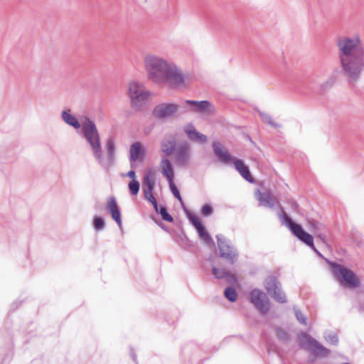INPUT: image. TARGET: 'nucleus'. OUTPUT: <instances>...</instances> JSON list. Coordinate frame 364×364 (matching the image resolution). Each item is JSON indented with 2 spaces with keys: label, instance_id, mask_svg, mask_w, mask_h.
<instances>
[{
  "label": "nucleus",
  "instance_id": "obj_1",
  "mask_svg": "<svg viewBox=\"0 0 364 364\" xmlns=\"http://www.w3.org/2000/svg\"><path fill=\"white\" fill-rule=\"evenodd\" d=\"M147 78L157 85H166L173 89L183 88L188 83V76L173 62L154 54L144 58Z\"/></svg>",
  "mask_w": 364,
  "mask_h": 364
},
{
  "label": "nucleus",
  "instance_id": "obj_2",
  "mask_svg": "<svg viewBox=\"0 0 364 364\" xmlns=\"http://www.w3.org/2000/svg\"><path fill=\"white\" fill-rule=\"evenodd\" d=\"M341 72L352 80H357L364 69V46L358 36H343L337 40Z\"/></svg>",
  "mask_w": 364,
  "mask_h": 364
},
{
  "label": "nucleus",
  "instance_id": "obj_3",
  "mask_svg": "<svg viewBox=\"0 0 364 364\" xmlns=\"http://www.w3.org/2000/svg\"><path fill=\"white\" fill-rule=\"evenodd\" d=\"M80 134L89 145L96 161H101V139L99 131L94 121L90 117H82Z\"/></svg>",
  "mask_w": 364,
  "mask_h": 364
},
{
  "label": "nucleus",
  "instance_id": "obj_4",
  "mask_svg": "<svg viewBox=\"0 0 364 364\" xmlns=\"http://www.w3.org/2000/svg\"><path fill=\"white\" fill-rule=\"evenodd\" d=\"M150 95V91L146 89L144 82L138 80L129 82L128 95L133 107H141L148 102Z\"/></svg>",
  "mask_w": 364,
  "mask_h": 364
},
{
  "label": "nucleus",
  "instance_id": "obj_5",
  "mask_svg": "<svg viewBox=\"0 0 364 364\" xmlns=\"http://www.w3.org/2000/svg\"><path fill=\"white\" fill-rule=\"evenodd\" d=\"M278 215L282 223L287 227L294 236L311 247L318 255H321V253L314 247L313 237L310 234L306 232L300 225L294 223L284 212L278 213Z\"/></svg>",
  "mask_w": 364,
  "mask_h": 364
},
{
  "label": "nucleus",
  "instance_id": "obj_6",
  "mask_svg": "<svg viewBox=\"0 0 364 364\" xmlns=\"http://www.w3.org/2000/svg\"><path fill=\"white\" fill-rule=\"evenodd\" d=\"M333 274L341 285L350 288L358 287L360 284L359 278L349 269L336 263H331Z\"/></svg>",
  "mask_w": 364,
  "mask_h": 364
},
{
  "label": "nucleus",
  "instance_id": "obj_7",
  "mask_svg": "<svg viewBox=\"0 0 364 364\" xmlns=\"http://www.w3.org/2000/svg\"><path fill=\"white\" fill-rule=\"evenodd\" d=\"M193 151L191 145L187 141H183L178 145L174 152V163L178 167H188L192 160Z\"/></svg>",
  "mask_w": 364,
  "mask_h": 364
},
{
  "label": "nucleus",
  "instance_id": "obj_8",
  "mask_svg": "<svg viewBox=\"0 0 364 364\" xmlns=\"http://www.w3.org/2000/svg\"><path fill=\"white\" fill-rule=\"evenodd\" d=\"M264 284L268 294L271 295L277 302L282 304L287 302V296L276 277H268L265 279Z\"/></svg>",
  "mask_w": 364,
  "mask_h": 364
},
{
  "label": "nucleus",
  "instance_id": "obj_9",
  "mask_svg": "<svg viewBox=\"0 0 364 364\" xmlns=\"http://www.w3.org/2000/svg\"><path fill=\"white\" fill-rule=\"evenodd\" d=\"M216 239L220 256L233 264L237 259V251L223 235H218Z\"/></svg>",
  "mask_w": 364,
  "mask_h": 364
},
{
  "label": "nucleus",
  "instance_id": "obj_10",
  "mask_svg": "<svg viewBox=\"0 0 364 364\" xmlns=\"http://www.w3.org/2000/svg\"><path fill=\"white\" fill-rule=\"evenodd\" d=\"M180 106L175 103H161L156 105L153 110V115L159 119H168L175 117Z\"/></svg>",
  "mask_w": 364,
  "mask_h": 364
},
{
  "label": "nucleus",
  "instance_id": "obj_11",
  "mask_svg": "<svg viewBox=\"0 0 364 364\" xmlns=\"http://www.w3.org/2000/svg\"><path fill=\"white\" fill-rule=\"evenodd\" d=\"M300 342L302 346L308 348L316 356L326 357L330 353L329 350L308 334L304 333L301 336Z\"/></svg>",
  "mask_w": 364,
  "mask_h": 364
},
{
  "label": "nucleus",
  "instance_id": "obj_12",
  "mask_svg": "<svg viewBox=\"0 0 364 364\" xmlns=\"http://www.w3.org/2000/svg\"><path fill=\"white\" fill-rule=\"evenodd\" d=\"M250 301L262 314H266L269 309V302L266 294L260 289H255L250 292Z\"/></svg>",
  "mask_w": 364,
  "mask_h": 364
},
{
  "label": "nucleus",
  "instance_id": "obj_13",
  "mask_svg": "<svg viewBox=\"0 0 364 364\" xmlns=\"http://www.w3.org/2000/svg\"><path fill=\"white\" fill-rule=\"evenodd\" d=\"M185 105L184 107L188 112H196L205 114H210L214 112L213 106L207 100H186Z\"/></svg>",
  "mask_w": 364,
  "mask_h": 364
},
{
  "label": "nucleus",
  "instance_id": "obj_14",
  "mask_svg": "<svg viewBox=\"0 0 364 364\" xmlns=\"http://www.w3.org/2000/svg\"><path fill=\"white\" fill-rule=\"evenodd\" d=\"M105 149L107 154L105 158L102 155V149L101 148V161H97V162L103 168H108L111 166L114 161L115 157V142L112 138H109L107 140L105 144Z\"/></svg>",
  "mask_w": 364,
  "mask_h": 364
},
{
  "label": "nucleus",
  "instance_id": "obj_15",
  "mask_svg": "<svg viewBox=\"0 0 364 364\" xmlns=\"http://www.w3.org/2000/svg\"><path fill=\"white\" fill-rule=\"evenodd\" d=\"M142 183L144 198L153 205L156 212H159V205L153 195L154 185L151 173H149L144 176Z\"/></svg>",
  "mask_w": 364,
  "mask_h": 364
},
{
  "label": "nucleus",
  "instance_id": "obj_16",
  "mask_svg": "<svg viewBox=\"0 0 364 364\" xmlns=\"http://www.w3.org/2000/svg\"><path fill=\"white\" fill-rule=\"evenodd\" d=\"M213 149L218 161L223 164H233L235 160V159L231 156L228 151L225 149L220 142H213Z\"/></svg>",
  "mask_w": 364,
  "mask_h": 364
},
{
  "label": "nucleus",
  "instance_id": "obj_17",
  "mask_svg": "<svg viewBox=\"0 0 364 364\" xmlns=\"http://www.w3.org/2000/svg\"><path fill=\"white\" fill-rule=\"evenodd\" d=\"M176 147L175 138L172 135L165 136L160 142V151L164 154V157H168L174 154Z\"/></svg>",
  "mask_w": 364,
  "mask_h": 364
},
{
  "label": "nucleus",
  "instance_id": "obj_18",
  "mask_svg": "<svg viewBox=\"0 0 364 364\" xmlns=\"http://www.w3.org/2000/svg\"><path fill=\"white\" fill-rule=\"evenodd\" d=\"M159 169L161 173L168 182H171V180H174L175 173L173 167L168 157L161 158L159 163Z\"/></svg>",
  "mask_w": 364,
  "mask_h": 364
},
{
  "label": "nucleus",
  "instance_id": "obj_19",
  "mask_svg": "<svg viewBox=\"0 0 364 364\" xmlns=\"http://www.w3.org/2000/svg\"><path fill=\"white\" fill-rule=\"evenodd\" d=\"M106 209L110 213L112 218L121 227L122 225L121 213L114 196L109 198L106 204Z\"/></svg>",
  "mask_w": 364,
  "mask_h": 364
},
{
  "label": "nucleus",
  "instance_id": "obj_20",
  "mask_svg": "<svg viewBox=\"0 0 364 364\" xmlns=\"http://www.w3.org/2000/svg\"><path fill=\"white\" fill-rule=\"evenodd\" d=\"M213 274L216 279H225L228 283L235 284L237 281V277L236 274L231 273L226 271L224 269H220L215 266L212 267Z\"/></svg>",
  "mask_w": 364,
  "mask_h": 364
},
{
  "label": "nucleus",
  "instance_id": "obj_21",
  "mask_svg": "<svg viewBox=\"0 0 364 364\" xmlns=\"http://www.w3.org/2000/svg\"><path fill=\"white\" fill-rule=\"evenodd\" d=\"M184 132L191 141L200 144H204L207 141V136L198 132L192 124L186 125L184 127Z\"/></svg>",
  "mask_w": 364,
  "mask_h": 364
},
{
  "label": "nucleus",
  "instance_id": "obj_22",
  "mask_svg": "<svg viewBox=\"0 0 364 364\" xmlns=\"http://www.w3.org/2000/svg\"><path fill=\"white\" fill-rule=\"evenodd\" d=\"M61 118L63 121L68 125L73 127L75 129H79L82 127V121L71 113L70 109H65L61 112Z\"/></svg>",
  "mask_w": 364,
  "mask_h": 364
},
{
  "label": "nucleus",
  "instance_id": "obj_23",
  "mask_svg": "<svg viewBox=\"0 0 364 364\" xmlns=\"http://www.w3.org/2000/svg\"><path fill=\"white\" fill-rule=\"evenodd\" d=\"M144 157V151L141 144L140 142L133 143L129 149V161L131 166L133 167L132 164L136 161L141 159Z\"/></svg>",
  "mask_w": 364,
  "mask_h": 364
},
{
  "label": "nucleus",
  "instance_id": "obj_24",
  "mask_svg": "<svg viewBox=\"0 0 364 364\" xmlns=\"http://www.w3.org/2000/svg\"><path fill=\"white\" fill-rule=\"evenodd\" d=\"M235 169L240 173V175L247 181L253 182V178L252 177L250 170L247 166L240 159H235L233 162Z\"/></svg>",
  "mask_w": 364,
  "mask_h": 364
},
{
  "label": "nucleus",
  "instance_id": "obj_25",
  "mask_svg": "<svg viewBox=\"0 0 364 364\" xmlns=\"http://www.w3.org/2000/svg\"><path fill=\"white\" fill-rule=\"evenodd\" d=\"M256 196L260 205L264 207L272 208L277 203L269 192L261 193L259 191H257Z\"/></svg>",
  "mask_w": 364,
  "mask_h": 364
},
{
  "label": "nucleus",
  "instance_id": "obj_26",
  "mask_svg": "<svg viewBox=\"0 0 364 364\" xmlns=\"http://www.w3.org/2000/svg\"><path fill=\"white\" fill-rule=\"evenodd\" d=\"M309 228L316 237L324 241L326 227L322 223L314 220H309Z\"/></svg>",
  "mask_w": 364,
  "mask_h": 364
},
{
  "label": "nucleus",
  "instance_id": "obj_27",
  "mask_svg": "<svg viewBox=\"0 0 364 364\" xmlns=\"http://www.w3.org/2000/svg\"><path fill=\"white\" fill-rule=\"evenodd\" d=\"M324 338L328 343L332 345L336 346L338 343V335L334 331H326L324 333Z\"/></svg>",
  "mask_w": 364,
  "mask_h": 364
},
{
  "label": "nucleus",
  "instance_id": "obj_28",
  "mask_svg": "<svg viewBox=\"0 0 364 364\" xmlns=\"http://www.w3.org/2000/svg\"><path fill=\"white\" fill-rule=\"evenodd\" d=\"M225 296L231 302H234L237 300V294L233 287H227L224 291Z\"/></svg>",
  "mask_w": 364,
  "mask_h": 364
},
{
  "label": "nucleus",
  "instance_id": "obj_29",
  "mask_svg": "<svg viewBox=\"0 0 364 364\" xmlns=\"http://www.w3.org/2000/svg\"><path fill=\"white\" fill-rule=\"evenodd\" d=\"M294 309V314H295V316L297 319V321L303 324V325H307V318L306 317L302 314V312L299 309H297L296 306H294L293 308Z\"/></svg>",
  "mask_w": 364,
  "mask_h": 364
},
{
  "label": "nucleus",
  "instance_id": "obj_30",
  "mask_svg": "<svg viewBox=\"0 0 364 364\" xmlns=\"http://www.w3.org/2000/svg\"><path fill=\"white\" fill-rule=\"evenodd\" d=\"M159 213L161 214L163 220L167 222H172L173 220V217L167 212L166 207L160 206L159 207Z\"/></svg>",
  "mask_w": 364,
  "mask_h": 364
},
{
  "label": "nucleus",
  "instance_id": "obj_31",
  "mask_svg": "<svg viewBox=\"0 0 364 364\" xmlns=\"http://www.w3.org/2000/svg\"><path fill=\"white\" fill-rule=\"evenodd\" d=\"M275 331H276V336L278 338V339H279L281 341H283V342H287L289 341V335L287 334V333L286 331H284L283 329H282L281 328H277L275 329Z\"/></svg>",
  "mask_w": 364,
  "mask_h": 364
},
{
  "label": "nucleus",
  "instance_id": "obj_32",
  "mask_svg": "<svg viewBox=\"0 0 364 364\" xmlns=\"http://www.w3.org/2000/svg\"><path fill=\"white\" fill-rule=\"evenodd\" d=\"M169 185L170 190L173 195L180 201L182 203V198L180 195L179 191L176 186L173 183V180H171V182H168Z\"/></svg>",
  "mask_w": 364,
  "mask_h": 364
},
{
  "label": "nucleus",
  "instance_id": "obj_33",
  "mask_svg": "<svg viewBox=\"0 0 364 364\" xmlns=\"http://www.w3.org/2000/svg\"><path fill=\"white\" fill-rule=\"evenodd\" d=\"M129 189L133 195H136L139 193L140 184L136 180H132L129 183Z\"/></svg>",
  "mask_w": 364,
  "mask_h": 364
},
{
  "label": "nucleus",
  "instance_id": "obj_34",
  "mask_svg": "<svg viewBox=\"0 0 364 364\" xmlns=\"http://www.w3.org/2000/svg\"><path fill=\"white\" fill-rule=\"evenodd\" d=\"M93 225L97 231L102 230L105 228V221L100 217H95Z\"/></svg>",
  "mask_w": 364,
  "mask_h": 364
},
{
  "label": "nucleus",
  "instance_id": "obj_35",
  "mask_svg": "<svg viewBox=\"0 0 364 364\" xmlns=\"http://www.w3.org/2000/svg\"><path fill=\"white\" fill-rule=\"evenodd\" d=\"M199 237L203 239L207 244L213 243V240L209 233L205 230Z\"/></svg>",
  "mask_w": 364,
  "mask_h": 364
},
{
  "label": "nucleus",
  "instance_id": "obj_36",
  "mask_svg": "<svg viewBox=\"0 0 364 364\" xmlns=\"http://www.w3.org/2000/svg\"><path fill=\"white\" fill-rule=\"evenodd\" d=\"M213 213V208L209 205H205L201 209V214L204 216H209Z\"/></svg>",
  "mask_w": 364,
  "mask_h": 364
},
{
  "label": "nucleus",
  "instance_id": "obj_37",
  "mask_svg": "<svg viewBox=\"0 0 364 364\" xmlns=\"http://www.w3.org/2000/svg\"><path fill=\"white\" fill-rule=\"evenodd\" d=\"M188 218L193 225L200 220L196 215L191 213H188Z\"/></svg>",
  "mask_w": 364,
  "mask_h": 364
},
{
  "label": "nucleus",
  "instance_id": "obj_38",
  "mask_svg": "<svg viewBox=\"0 0 364 364\" xmlns=\"http://www.w3.org/2000/svg\"><path fill=\"white\" fill-rule=\"evenodd\" d=\"M260 116L268 123L272 119V117L265 113L259 112Z\"/></svg>",
  "mask_w": 364,
  "mask_h": 364
},
{
  "label": "nucleus",
  "instance_id": "obj_39",
  "mask_svg": "<svg viewBox=\"0 0 364 364\" xmlns=\"http://www.w3.org/2000/svg\"><path fill=\"white\" fill-rule=\"evenodd\" d=\"M127 176L132 178V180H135L136 173L134 170H131L127 173Z\"/></svg>",
  "mask_w": 364,
  "mask_h": 364
},
{
  "label": "nucleus",
  "instance_id": "obj_40",
  "mask_svg": "<svg viewBox=\"0 0 364 364\" xmlns=\"http://www.w3.org/2000/svg\"><path fill=\"white\" fill-rule=\"evenodd\" d=\"M268 124H269L270 126H272V127H274V128H277V127H279V124H277V123H276V122H274L272 119H271V120L268 122Z\"/></svg>",
  "mask_w": 364,
  "mask_h": 364
},
{
  "label": "nucleus",
  "instance_id": "obj_41",
  "mask_svg": "<svg viewBox=\"0 0 364 364\" xmlns=\"http://www.w3.org/2000/svg\"><path fill=\"white\" fill-rule=\"evenodd\" d=\"M197 230L200 228V227L203 226V225L201 223V222L199 220L198 222L196 223L193 225Z\"/></svg>",
  "mask_w": 364,
  "mask_h": 364
},
{
  "label": "nucleus",
  "instance_id": "obj_42",
  "mask_svg": "<svg viewBox=\"0 0 364 364\" xmlns=\"http://www.w3.org/2000/svg\"><path fill=\"white\" fill-rule=\"evenodd\" d=\"M197 231H198V235H200V234H202L203 232H205V226L203 225V226L200 227V229H198Z\"/></svg>",
  "mask_w": 364,
  "mask_h": 364
},
{
  "label": "nucleus",
  "instance_id": "obj_43",
  "mask_svg": "<svg viewBox=\"0 0 364 364\" xmlns=\"http://www.w3.org/2000/svg\"><path fill=\"white\" fill-rule=\"evenodd\" d=\"M132 358L133 360L135 362L136 359V354L135 353H132Z\"/></svg>",
  "mask_w": 364,
  "mask_h": 364
}]
</instances>
